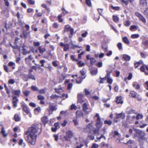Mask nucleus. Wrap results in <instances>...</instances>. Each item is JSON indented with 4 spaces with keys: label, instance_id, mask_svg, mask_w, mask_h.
I'll return each instance as SVG.
<instances>
[{
    "label": "nucleus",
    "instance_id": "1",
    "mask_svg": "<svg viewBox=\"0 0 148 148\" xmlns=\"http://www.w3.org/2000/svg\"><path fill=\"white\" fill-rule=\"evenodd\" d=\"M42 125L40 123L33 125L28 130L25 131L24 137L29 145H34L37 138V133L41 131Z\"/></svg>",
    "mask_w": 148,
    "mask_h": 148
},
{
    "label": "nucleus",
    "instance_id": "2",
    "mask_svg": "<svg viewBox=\"0 0 148 148\" xmlns=\"http://www.w3.org/2000/svg\"><path fill=\"white\" fill-rule=\"evenodd\" d=\"M135 133L134 136L138 137L140 141L141 140H145L147 142V138L144 137L145 134L144 131L138 129H135Z\"/></svg>",
    "mask_w": 148,
    "mask_h": 148
},
{
    "label": "nucleus",
    "instance_id": "3",
    "mask_svg": "<svg viewBox=\"0 0 148 148\" xmlns=\"http://www.w3.org/2000/svg\"><path fill=\"white\" fill-rule=\"evenodd\" d=\"M66 135L64 136V138L66 140H68L69 138H71L73 136V133L71 130H68L66 133Z\"/></svg>",
    "mask_w": 148,
    "mask_h": 148
},
{
    "label": "nucleus",
    "instance_id": "4",
    "mask_svg": "<svg viewBox=\"0 0 148 148\" xmlns=\"http://www.w3.org/2000/svg\"><path fill=\"white\" fill-rule=\"evenodd\" d=\"M92 127V125L90 123H89L86 126V127L84 128L85 132H88V133L91 132L90 130Z\"/></svg>",
    "mask_w": 148,
    "mask_h": 148
},
{
    "label": "nucleus",
    "instance_id": "5",
    "mask_svg": "<svg viewBox=\"0 0 148 148\" xmlns=\"http://www.w3.org/2000/svg\"><path fill=\"white\" fill-rule=\"evenodd\" d=\"M103 123L101 121L100 118H97L96 125L98 128H100L102 125Z\"/></svg>",
    "mask_w": 148,
    "mask_h": 148
},
{
    "label": "nucleus",
    "instance_id": "6",
    "mask_svg": "<svg viewBox=\"0 0 148 148\" xmlns=\"http://www.w3.org/2000/svg\"><path fill=\"white\" fill-rule=\"evenodd\" d=\"M18 101V100L16 96H14L13 97L12 103L13 107L16 108L17 107V102Z\"/></svg>",
    "mask_w": 148,
    "mask_h": 148
},
{
    "label": "nucleus",
    "instance_id": "7",
    "mask_svg": "<svg viewBox=\"0 0 148 148\" xmlns=\"http://www.w3.org/2000/svg\"><path fill=\"white\" fill-rule=\"evenodd\" d=\"M49 112H50V111L52 112L54 110H57V108H56V106L53 103H50L49 105Z\"/></svg>",
    "mask_w": 148,
    "mask_h": 148
},
{
    "label": "nucleus",
    "instance_id": "8",
    "mask_svg": "<svg viewBox=\"0 0 148 148\" xmlns=\"http://www.w3.org/2000/svg\"><path fill=\"white\" fill-rule=\"evenodd\" d=\"M64 30L65 31H70L71 34H73L74 29L71 27L69 26L68 25L65 26Z\"/></svg>",
    "mask_w": 148,
    "mask_h": 148
},
{
    "label": "nucleus",
    "instance_id": "9",
    "mask_svg": "<svg viewBox=\"0 0 148 148\" xmlns=\"http://www.w3.org/2000/svg\"><path fill=\"white\" fill-rule=\"evenodd\" d=\"M126 112L128 114H136L135 112V110L132 109L130 107L127 108L126 109Z\"/></svg>",
    "mask_w": 148,
    "mask_h": 148
},
{
    "label": "nucleus",
    "instance_id": "10",
    "mask_svg": "<svg viewBox=\"0 0 148 148\" xmlns=\"http://www.w3.org/2000/svg\"><path fill=\"white\" fill-rule=\"evenodd\" d=\"M89 105V104L88 101L86 103H84L83 104L82 106V107L83 111L85 112H87V110L88 109V106Z\"/></svg>",
    "mask_w": 148,
    "mask_h": 148
},
{
    "label": "nucleus",
    "instance_id": "11",
    "mask_svg": "<svg viewBox=\"0 0 148 148\" xmlns=\"http://www.w3.org/2000/svg\"><path fill=\"white\" fill-rule=\"evenodd\" d=\"M33 59L34 57L32 56V55H29L27 57L25 58V61L26 63H29Z\"/></svg>",
    "mask_w": 148,
    "mask_h": 148
},
{
    "label": "nucleus",
    "instance_id": "12",
    "mask_svg": "<svg viewBox=\"0 0 148 148\" xmlns=\"http://www.w3.org/2000/svg\"><path fill=\"white\" fill-rule=\"evenodd\" d=\"M136 14L142 22H143L144 23H146V20L140 14L138 13H136Z\"/></svg>",
    "mask_w": 148,
    "mask_h": 148
},
{
    "label": "nucleus",
    "instance_id": "13",
    "mask_svg": "<svg viewBox=\"0 0 148 148\" xmlns=\"http://www.w3.org/2000/svg\"><path fill=\"white\" fill-rule=\"evenodd\" d=\"M116 119L121 118L122 119H125V115L123 112H121L120 114L116 113Z\"/></svg>",
    "mask_w": 148,
    "mask_h": 148
},
{
    "label": "nucleus",
    "instance_id": "14",
    "mask_svg": "<svg viewBox=\"0 0 148 148\" xmlns=\"http://www.w3.org/2000/svg\"><path fill=\"white\" fill-rule=\"evenodd\" d=\"M132 86L136 90H138L140 88L139 83L136 82H133Z\"/></svg>",
    "mask_w": 148,
    "mask_h": 148
},
{
    "label": "nucleus",
    "instance_id": "15",
    "mask_svg": "<svg viewBox=\"0 0 148 148\" xmlns=\"http://www.w3.org/2000/svg\"><path fill=\"white\" fill-rule=\"evenodd\" d=\"M115 101L117 104H122L123 103V101L122 100V97L121 96L117 97H116Z\"/></svg>",
    "mask_w": 148,
    "mask_h": 148
},
{
    "label": "nucleus",
    "instance_id": "16",
    "mask_svg": "<svg viewBox=\"0 0 148 148\" xmlns=\"http://www.w3.org/2000/svg\"><path fill=\"white\" fill-rule=\"evenodd\" d=\"M6 131L4 129V128L3 126L2 127L1 133L2 134L3 137H6L8 136L7 134L6 133Z\"/></svg>",
    "mask_w": 148,
    "mask_h": 148
},
{
    "label": "nucleus",
    "instance_id": "17",
    "mask_svg": "<svg viewBox=\"0 0 148 148\" xmlns=\"http://www.w3.org/2000/svg\"><path fill=\"white\" fill-rule=\"evenodd\" d=\"M76 116L77 117H83L84 115L83 112L81 111H77L76 112Z\"/></svg>",
    "mask_w": 148,
    "mask_h": 148
},
{
    "label": "nucleus",
    "instance_id": "18",
    "mask_svg": "<svg viewBox=\"0 0 148 148\" xmlns=\"http://www.w3.org/2000/svg\"><path fill=\"white\" fill-rule=\"evenodd\" d=\"M23 110L27 114H29L30 112V110L26 106L23 105Z\"/></svg>",
    "mask_w": 148,
    "mask_h": 148
},
{
    "label": "nucleus",
    "instance_id": "19",
    "mask_svg": "<svg viewBox=\"0 0 148 148\" xmlns=\"http://www.w3.org/2000/svg\"><path fill=\"white\" fill-rule=\"evenodd\" d=\"M140 3L141 6L146 7L147 5V1L146 0H140Z\"/></svg>",
    "mask_w": 148,
    "mask_h": 148
},
{
    "label": "nucleus",
    "instance_id": "20",
    "mask_svg": "<svg viewBox=\"0 0 148 148\" xmlns=\"http://www.w3.org/2000/svg\"><path fill=\"white\" fill-rule=\"evenodd\" d=\"M123 58L125 61H129L131 59L130 56L127 54L123 55Z\"/></svg>",
    "mask_w": 148,
    "mask_h": 148
},
{
    "label": "nucleus",
    "instance_id": "21",
    "mask_svg": "<svg viewBox=\"0 0 148 148\" xmlns=\"http://www.w3.org/2000/svg\"><path fill=\"white\" fill-rule=\"evenodd\" d=\"M85 76L82 77V76H79L78 79L76 80V82L77 84H80L82 82L83 79H84Z\"/></svg>",
    "mask_w": 148,
    "mask_h": 148
},
{
    "label": "nucleus",
    "instance_id": "22",
    "mask_svg": "<svg viewBox=\"0 0 148 148\" xmlns=\"http://www.w3.org/2000/svg\"><path fill=\"white\" fill-rule=\"evenodd\" d=\"M90 72L92 75H95L97 73V68L91 69Z\"/></svg>",
    "mask_w": 148,
    "mask_h": 148
},
{
    "label": "nucleus",
    "instance_id": "23",
    "mask_svg": "<svg viewBox=\"0 0 148 148\" xmlns=\"http://www.w3.org/2000/svg\"><path fill=\"white\" fill-rule=\"evenodd\" d=\"M18 144L19 145H21L22 147H24L26 146L25 143L23 142V140L22 139H20L19 141Z\"/></svg>",
    "mask_w": 148,
    "mask_h": 148
},
{
    "label": "nucleus",
    "instance_id": "24",
    "mask_svg": "<svg viewBox=\"0 0 148 148\" xmlns=\"http://www.w3.org/2000/svg\"><path fill=\"white\" fill-rule=\"evenodd\" d=\"M38 50L39 51V52L40 53H43L44 52L46 51V49L44 48H42L41 46H39L38 48Z\"/></svg>",
    "mask_w": 148,
    "mask_h": 148
},
{
    "label": "nucleus",
    "instance_id": "25",
    "mask_svg": "<svg viewBox=\"0 0 148 148\" xmlns=\"http://www.w3.org/2000/svg\"><path fill=\"white\" fill-rule=\"evenodd\" d=\"M22 78L25 81H27L29 79L28 75L25 74H23L22 75Z\"/></svg>",
    "mask_w": 148,
    "mask_h": 148
},
{
    "label": "nucleus",
    "instance_id": "26",
    "mask_svg": "<svg viewBox=\"0 0 148 148\" xmlns=\"http://www.w3.org/2000/svg\"><path fill=\"white\" fill-rule=\"evenodd\" d=\"M14 118L15 120L16 121H18L20 120V117L18 114H16L14 115Z\"/></svg>",
    "mask_w": 148,
    "mask_h": 148
},
{
    "label": "nucleus",
    "instance_id": "27",
    "mask_svg": "<svg viewBox=\"0 0 148 148\" xmlns=\"http://www.w3.org/2000/svg\"><path fill=\"white\" fill-rule=\"evenodd\" d=\"M123 42L127 44H129L130 42L127 38L126 37H124L123 38Z\"/></svg>",
    "mask_w": 148,
    "mask_h": 148
},
{
    "label": "nucleus",
    "instance_id": "28",
    "mask_svg": "<svg viewBox=\"0 0 148 148\" xmlns=\"http://www.w3.org/2000/svg\"><path fill=\"white\" fill-rule=\"evenodd\" d=\"M23 93L25 96L28 97L30 93V91L28 90H26L25 91H23Z\"/></svg>",
    "mask_w": 148,
    "mask_h": 148
},
{
    "label": "nucleus",
    "instance_id": "29",
    "mask_svg": "<svg viewBox=\"0 0 148 148\" xmlns=\"http://www.w3.org/2000/svg\"><path fill=\"white\" fill-rule=\"evenodd\" d=\"M123 24L125 26L128 27L130 25V21L126 20L124 21Z\"/></svg>",
    "mask_w": 148,
    "mask_h": 148
},
{
    "label": "nucleus",
    "instance_id": "30",
    "mask_svg": "<svg viewBox=\"0 0 148 148\" xmlns=\"http://www.w3.org/2000/svg\"><path fill=\"white\" fill-rule=\"evenodd\" d=\"M143 118V116L142 114H138L136 116V119L137 120L139 119H142Z\"/></svg>",
    "mask_w": 148,
    "mask_h": 148
},
{
    "label": "nucleus",
    "instance_id": "31",
    "mask_svg": "<svg viewBox=\"0 0 148 148\" xmlns=\"http://www.w3.org/2000/svg\"><path fill=\"white\" fill-rule=\"evenodd\" d=\"M90 60V64L91 65H93L96 61V60L93 57H92Z\"/></svg>",
    "mask_w": 148,
    "mask_h": 148
},
{
    "label": "nucleus",
    "instance_id": "32",
    "mask_svg": "<svg viewBox=\"0 0 148 148\" xmlns=\"http://www.w3.org/2000/svg\"><path fill=\"white\" fill-rule=\"evenodd\" d=\"M117 47L119 50H122V44L121 42L118 43L117 45Z\"/></svg>",
    "mask_w": 148,
    "mask_h": 148
},
{
    "label": "nucleus",
    "instance_id": "33",
    "mask_svg": "<svg viewBox=\"0 0 148 148\" xmlns=\"http://www.w3.org/2000/svg\"><path fill=\"white\" fill-rule=\"evenodd\" d=\"M31 89L34 91H39L38 87L35 86H32L31 87Z\"/></svg>",
    "mask_w": 148,
    "mask_h": 148
},
{
    "label": "nucleus",
    "instance_id": "34",
    "mask_svg": "<svg viewBox=\"0 0 148 148\" xmlns=\"http://www.w3.org/2000/svg\"><path fill=\"white\" fill-rule=\"evenodd\" d=\"M14 94L15 95H17L18 96H19L20 94L21 93V91L20 90H14Z\"/></svg>",
    "mask_w": 148,
    "mask_h": 148
},
{
    "label": "nucleus",
    "instance_id": "35",
    "mask_svg": "<svg viewBox=\"0 0 148 148\" xmlns=\"http://www.w3.org/2000/svg\"><path fill=\"white\" fill-rule=\"evenodd\" d=\"M112 17L113 20L115 22H116L119 20V18L116 16L113 15Z\"/></svg>",
    "mask_w": 148,
    "mask_h": 148
},
{
    "label": "nucleus",
    "instance_id": "36",
    "mask_svg": "<svg viewBox=\"0 0 148 148\" xmlns=\"http://www.w3.org/2000/svg\"><path fill=\"white\" fill-rule=\"evenodd\" d=\"M28 77L29 78H30L31 79H33L34 80H36L34 76L32 74H31V73H30L28 75Z\"/></svg>",
    "mask_w": 148,
    "mask_h": 148
},
{
    "label": "nucleus",
    "instance_id": "37",
    "mask_svg": "<svg viewBox=\"0 0 148 148\" xmlns=\"http://www.w3.org/2000/svg\"><path fill=\"white\" fill-rule=\"evenodd\" d=\"M81 74L82 75H85V74L86 73V70H85V69L84 68H83L80 71Z\"/></svg>",
    "mask_w": 148,
    "mask_h": 148
},
{
    "label": "nucleus",
    "instance_id": "38",
    "mask_svg": "<svg viewBox=\"0 0 148 148\" xmlns=\"http://www.w3.org/2000/svg\"><path fill=\"white\" fill-rule=\"evenodd\" d=\"M64 50L66 51L69 49V45L68 44H65V46H64Z\"/></svg>",
    "mask_w": 148,
    "mask_h": 148
},
{
    "label": "nucleus",
    "instance_id": "39",
    "mask_svg": "<svg viewBox=\"0 0 148 148\" xmlns=\"http://www.w3.org/2000/svg\"><path fill=\"white\" fill-rule=\"evenodd\" d=\"M37 97L38 99L40 100H44L45 99V97L41 95H38Z\"/></svg>",
    "mask_w": 148,
    "mask_h": 148
},
{
    "label": "nucleus",
    "instance_id": "40",
    "mask_svg": "<svg viewBox=\"0 0 148 148\" xmlns=\"http://www.w3.org/2000/svg\"><path fill=\"white\" fill-rule=\"evenodd\" d=\"M137 94L134 91L130 93V95L131 96L133 97H135L136 95Z\"/></svg>",
    "mask_w": 148,
    "mask_h": 148
},
{
    "label": "nucleus",
    "instance_id": "41",
    "mask_svg": "<svg viewBox=\"0 0 148 148\" xmlns=\"http://www.w3.org/2000/svg\"><path fill=\"white\" fill-rule=\"evenodd\" d=\"M107 82L110 84H112L113 82V80L110 77L107 78Z\"/></svg>",
    "mask_w": 148,
    "mask_h": 148
},
{
    "label": "nucleus",
    "instance_id": "42",
    "mask_svg": "<svg viewBox=\"0 0 148 148\" xmlns=\"http://www.w3.org/2000/svg\"><path fill=\"white\" fill-rule=\"evenodd\" d=\"M77 64L79 67H81L84 65L85 63L83 62H82L81 61H79L78 62Z\"/></svg>",
    "mask_w": 148,
    "mask_h": 148
},
{
    "label": "nucleus",
    "instance_id": "43",
    "mask_svg": "<svg viewBox=\"0 0 148 148\" xmlns=\"http://www.w3.org/2000/svg\"><path fill=\"white\" fill-rule=\"evenodd\" d=\"M86 2L88 6L90 7L92 6L91 1L90 0H86Z\"/></svg>",
    "mask_w": 148,
    "mask_h": 148
},
{
    "label": "nucleus",
    "instance_id": "44",
    "mask_svg": "<svg viewBox=\"0 0 148 148\" xmlns=\"http://www.w3.org/2000/svg\"><path fill=\"white\" fill-rule=\"evenodd\" d=\"M139 35L138 34H132L131 36V37L133 38H138Z\"/></svg>",
    "mask_w": 148,
    "mask_h": 148
},
{
    "label": "nucleus",
    "instance_id": "45",
    "mask_svg": "<svg viewBox=\"0 0 148 148\" xmlns=\"http://www.w3.org/2000/svg\"><path fill=\"white\" fill-rule=\"evenodd\" d=\"M41 119L43 122H44L45 123H47L48 121V119L46 116L42 117L41 118Z\"/></svg>",
    "mask_w": 148,
    "mask_h": 148
},
{
    "label": "nucleus",
    "instance_id": "46",
    "mask_svg": "<svg viewBox=\"0 0 148 148\" xmlns=\"http://www.w3.org/2000/svg\"><path fill=\"white\" fill-rule=\"evenodd\" d=\"M138 27L135 25H132L130 27V30L132 31V30L136 29H137Z\"/></svg>",
    "mask_w": 148,
    "mask_h": 148
},
{
    "label": "nucleus",
    "instance_id": "47",
    "mask_svg": "<svg viewBox=\"0 0 148 148\" xmlns=\"http://www.w3.org/2000/svg\"><path fill=\"white\" fill-rule=\"evenodd\" d=\"M59 96L56 95H52L50 96V98L51 99H54L55 98H57Z\"/></svg>",
    "mask_w": 148,
    "mask_h": 148
},
{
    "label": "nucleus",
    "instance_id": "48",
    "mask_svg": "<svg viewBox=\"0 0 148 148\" xmlns=\"http://www.w3.org/2000/svg\"><path fill=\"white\" fill-rule=\"evenodd\" d=\"M33 44L34 46L37 47L40 45V43L38 42H36L35 41H34L33 42Z\"/></svg>",
    "mask_w": 148,
    "mask_h": 148
},
{
    "label": "nucleus",
    "instance_id": "49",
    "mask_svg": "<svg viewBox=\"0 0 148 148\" xmlns=\"http://www.w3.org/2000/svg\"><path fill=\"white\" fill-rule=\"evenodd\" d=\"M27 2L30 5H34L35 3V1L34 0H27Z\"/></svg>",
    "mask_w": 148,
    "mask_h": 148
},
{
    "label": "nucleus",
    "instance_id": "50",
    "mask_svg": "<svg viewBox=\"0 0 148 148\" xmlns=\"http://www.w3.org/2000/svg\"><path fill=\"white\" fill-rule=\"evenodd\" d=\"M144 14L148 18V8H147L144 12Z\"/></svg>",
    "mask_w": 148,
    "mask_h": 148
},
{
    "label": "nucleus",
    "instance_id": "51",
    "mask_svg": "<svg viewBox=\"0 0 148 148\" xmlns=\"http://www.w3.org/2000/svg\"><path fill=\"white\" fill-rule=\"evenodd\" d=\"M61 10L62 11V13L64 14H68L69 13L68 12L66 11L64 8H62Z\"/></svg>",
    "mask_w": 148,
    "mask_h": 148
},
{
    "label": "nucleus",
    "instance_id": "52",
    "mask_svg": "<svg viewBox=\"0 0 148 148\" xmlns=\"http://www.w3.org/2000/svg\"><path fill=\"white\" fill-rule=\"evenodd\" d=\"M111 7L112 9L116 10H118L120 9V7L119 6L114 7L112 5L111 6Z\"/></svg>",
    "mask_w": 148,
    "mask_h": 148
},
{
    "label": "nucleus",
    "instance_id": "53",
    "mask_svg": "<svg viewBox=\"0 0 148 148\" xmlns=\"http://www.w3.org/2000/svg\"><path fill=\"white\" fill-rule=\"evenodd\" d=\"M96 65L98 67L100 68L102 66L103 63L101 62H99L96 64Z\"/></svg>",
    "mask_w": 148,
    "mask_h": 148
},
{
    "label": "nucleus",
    "instance_id": "54",
    "mask_svg": "<svg viewBox=\"0 0 148 148\" xmlns=\"http://www.w3.org/2000/svg\"><path fill=\"white\" fill-rule=\"evenodd\" d=\"M103 9L101 8H98L97 9L98 12L100 15H102Z\"/></svg>",
    "mask_w": 148,
    "mask_h": 148
},
{
    "label": "nucleus",
    "instance_id": "55",
    "mask_svg": "<svg viewBox=\"0 0 148 148\" xmlns=\"http://www.w3.org/2000/svg\"><path fill=\"white\" fill-rule=\"evenodd\" d=\"M84 92L86 95H88L90 94V92L86 89L85 88L84 90Z\"/></svg>",
    "mask_w": 148,
    "mask_h": 148
},
{
    "label": "nucleus",
    "instance_id": "56",
    "mask_svg": "<svg viewBox=\"0 0 148 148\" xmlns=\"http://www.w3.org/2000/svg\"><path fill=\"white\" fill-rule=\"evenodd\" d=\"M88 133V137L91 140H93L94 139V137L93 135L90 134L89 133Z\"/></svg>",
    "mask_w": 148,
    "mask_h": 148
},
{
    "label": "nucleus",
    "instance_id": "57",
    "mask_svg": "<svg viewBox=\"0 0 148 148\" xmlns=\"http://www.w3.org/2000/svg\"><path fill=\"white\" fill-rule=\"evenodd\" d=\"M59 26V24L57 23H55L53 24L52 26L54 28H57Z\"/></svg>",
    "mask_w": 148,
    "mask_h": 148
},
{
    "label": "nucleus",
    "instance_id": "58",
    "mask_svg": "<svg viewBox=\"0 0 148 148\" xmlns=\"http://www.w3.org/2000/svg\"><path fill=\"white\" fill-rule=\"evenodd\" d=\"M134 142V140H130L128 141L126 144L131 145L133 144Z\"/></svg>",
    "mask_w": 148,
    "mask_h": 148
},
{
    "label": "nucleus",
    "instance_id": "59",
    "mask_svg": "<svg viewBox=\"0 0 148 148\" xmlns=\"http://www.w3.org/2000/svg\"><path fill=\"white\" fill-rule=\"evenodd\" d=\"M99 147L98 145L95 143H93L92 144L91 148H98Z\"/></svg>",
    "mask_w": 148,
    "mask_h": 148
},
{
    "label": "nucleus",
    "instance_id": "60",
    "mask_svg": "<svg viewBox=\"0 0 148 148\" xmlns=\"http://www.w3.org/2000/svg\"><path fill=\"white\" fill-rule=\"evenodd\" d=\"M84 96V95L81 93H78L77 95V98L81 99L83 98Z\"/></svg>",
    "mask_w": 148,
    "mask_h": 148
},
{
    "label": "nucleus",
    "instance_id": "61",
    "mask_svg": "<svg viewBox=\"0 0 148 148\" xmlns=\"http://www.w3.org/2000/svg\"><path fill=\"white\" fill-rule=\"evenodd\" d=\"M62 16L61 14H60L58 15V18L59 21L60 22H63V20L61 18Z\"/></svg>",
    "mask_w": 148,
    "mask_h": 148
},
{
    "label": "nucleus",
    "instance_id": "62",
    "mask_svg": "<svg viewBox=\"0 0 148 148\" xmlns=\"http://www.w3.org/2000/svg\"><path fill=\"white\" fill-rule=\"evenodd\" d=\"M104 123L105 124H108L109 125H110L111 124L112 122L111 121H108L106 120L104 121Z\"/></svg>",
    "mask_w": 148,
    "mask_h": 148
},
{
    "label": "nucleus",
    "instance_id": "63",
    "mask_svg": "<svg viewBox=\"0 0 148 148\" xmlns=\"http://www.w3.org/2000/svg\"><path fill=\"white\" fill-rule=\"evenodd\" d=\"M88 34V32L87 31H85V33H82V36L84 38L86 37Z\"/></svg>",
    "mask_w": 148,
    "mask_h": 148
},
{
    "label": "nucleus",
    "instance_id": "64",
    "mask_svg": "<svg viewBox=\"0 0 148 148\" xmlns=\"http://www.w3.org/2000/svg\"><path fill=\"white\" fill-rule=\"evenodd\" d=\"M106 72H107V75L105 77L106 78H108V77H110V72L108 71L107 70L106 71Z\"/></svg>",
    "mask_w": 148,
    "mask_h": 148
}]
</instances>
